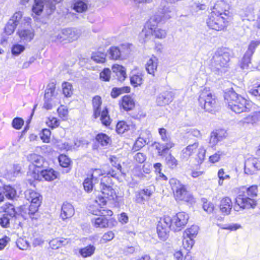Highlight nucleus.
I'll return each instance as SVG.
<instances>
[{"instance_id": "obj_38", "label": "nucleus", "mask_w": 260, "mask_h": 260, "mask_svg": "<svg viewBox=\"0 0 260 260\" xmlns=\"http://www.w3.org/2000/svg\"><path fill=\"white\" fill-rule=\"evenodd\" d=\"M199 231V227L193 225L190 228L186 229L184 233V236L194 239L197 235Z\"/></svg>"}, {"instance_id": "obj_1", "label": "nucleus", "mask_w": 260, "mask_h": 260, "mask_svg": "<svg viewBox=\"0 0 260 260\" xmlns=\"http://www.w3.org/2000/svg\"><path fill=\"white\" fill-rule=\"evenodd\" d=\"M188 218V215L184 212L177 213L172 218L170 216L160 218L156 228L158 237L163 241L166 240L171 230L174 232L180 231L187 224Z\"/></svg>"}, {"instance_id": "obj_35", "label": "nucleus", "mask_w": 260, "mask_h": 260, "mask_svg": "<svg viewBox=\"0 0 260 260\" xmlns=\"http://www.w3.org/2000/svg\"><path fill=\"white\" fill-rule=\"evenodd\" d=\"M220 132L222 131L212 132L211 133L209 143L211 147L215 146L219 141L222 140V137L220 135Z\"/></svg>"}, {"instance_id": "obj_62", "label": "nucleus", "mask_w": 260, "mask_h": 260, "mask_svg": "<svg viewBox=\"0 0 260 260\" xmlns=\"http://www.w3.org/2000/svg\"><path fill=\"white\" fill-rule=\"evenodd\" d=\"M25 49L24 46L20 44H15L12 48V53L13 55H18Z\"/></svg>"}, {"instance_id": "obj_13", "label": "nucleus", "mask_w": 260, "mask_h": 260, "mask_svg": "<svg viewBox=\"0 0 260 260\" xmlns=\"http://www.w3.org/2000/svg\"><path fill=\"white\" fill-rule=\"evenodd\" d=\"M6 206L5 214L0 218V225L3 228L8 227L11 222H15L19 216L12 204H9Z\"/></svg>"}, {"instance_id": "obj_53", "label": "nucleus", "mask_w": 260, "mask_h": 260, "mask_svg": "<svg viewBox=\"0 0 260 260\" xmlns=\"http://www.w3.org/2000/svg\"><path fill=\"white\" fill-rule=\"evenodd\" d=\"M194 244L193 239L183 236L182 245L183 247L187 250H189Z\"/></svg>"}, {"instance_id": "obj_33", "label": "nucleus", "mask_w": 260, "mask_h": 260, "mask_svg": "<svg viewBox=\"0 0 260 260\" xmlns=\"http://www.w3.org/2000/svg\"><path fill=\"white\" fill-rule=\"evenodd\" d=\"M95 250V247L92 245H88L83 248H80L79 253L84 258L92 256Z\"/></svg>"}, {"instance_id": "obj_64", "label": "nucleus", "mask_w": 260, "mask_h": 260, "mask_svg": "<svg viewBox=\"0 0 260 260\" xmlns=\"http://www.w3.org/2000/svg\"><path fill=\"white\" fill-rule=\"evenodd\" d=\"M166 162L168 166L171 168H174L177 166V160L171 154L166 157Z\"/></svg>"}, {"instance_id": "obj_36", "label": "nucleus", "mask_w": 260, "mask_h": 260, "mask_svg": "<svg viewBox=\"0 0 260 260\" xmlns=\"http://www.w3.org/2000/svg\"><path fill=\"white\" fill-rule=\"evenodd\" d=\"M260 121V112H256L253 113L251 115H249L243 120V123L253 124Z\"/></svg>"}, {"instance_id": "obj_41", "label": "nucleus", "mask_w": 260, "mask_h": 260, "mask_svg": "<svg viewBox=\"0 0 260 260\" xmlns=\"http://www.w3.org/2000/svg\"><path fill=\"white\" fill-rule=\"evenodd\" d=\"M95 139L99 143L103 146L107 145L110 141L108 136L104 133L98 134L95 137Z\"/></svg>"}, {"instance_id": "obj_60", "label": "nucleus", "mask_w": 260, "mask_h": 260, "mask_svg": "<svg viewBox=\"0 0 260 260\" xmlns=\"http://www.w3.org/2000/svg\"><path fill=\"white\" fill-rule=\"evenodd\" d=\"M24 124V120L20 117L14 118L12 122V125L16 129H20Z\"/></svg>"}, {"instance_id": "obj_49", "label": "nucleus", "mask_w": 260, "mask_h": 260, "mask_svg": "<svg viewBox=\"0 0 260 260\" xmlns=\"http://www.w3.org/2000/svg\"><path fill=\"white\" fill-rule=\"evenodd\" d=\"M87 8L86 3L81 1H78L74 4L73 9L77 12H83Z\"/></svg>"}, {"instance_id": "obj_20", "label": "nucleus", "mask_w": 260, "mask_h": 260, "mask_svg": "<svg viewBox=\"0 0 260 260\" xmlns=\"http://www.w3.org/2000/svg\"><path fill=\"white\" fill-rule=\"evenodd\" d=\"M172 93L169 91H165L157 96L156 102L158 106H163L168 105L172 101Z\"/></svg>"}, {"instance_id": "obj_18", "label": "nucleus", "mask_w": 260, "mask_h": 260, "mask_svg": "<svg viewBox=\"0 0 260 260\" xmlns=\"http://www.w3.org/2000/svg\"><path fill=\"white\" fill-rule=\"evenodd\" d=\"M20 40L24 43L31 41L34 37V31L31 28L19 29L17 31Z\"/></svg>"}, {"instance_id": "obj_57", "label": "nucleus", "mask_w": 260, "mask_h": 260, "mask_svg": "<svg viewBox=\"0 0 260 260\" xmlns=\"http://www.w3.org/2000/svg\"><path fill=\"white\" fill-rule=\"evenodd\" d=\"M218 177L219 178L218 185L219 186H222L223 185V181L224 180L230 179L231 178L229 175L225 174L223 169H220L219 170L218 172Z\"/></svg>"}, {"instance_id": "obj_42", "label": "nucleus", "mask_w": 260, "mask_h": 260, "mask_svg": "<svg viewBox=\"0 0 260 260\" xmlns=\"http://www.w3.org/2000/svg\"><path fill=\"white\" fill-rule=\"evenodd\" d=\"M63 0H47L46 7L47 9V14H51L56 9V4L59 3Z\"/></svg>"}, {"instance_id": "obj_31", "label": "nucleus", "mask_w": 260, "mask_h": 260, "mask_svg": "<svg viewBox=\"0 0 260 260\" xmlns=\"http://www.w3.org/2000/svg\"><path fill=\"white\" fill-rule=\"evenodd\" d=\"M121 106L125 111L132 110L135 106L133 99L129 95L124 96L122 99Z\"/></svg>"}, {"instance_id": "obj_5", "label": "nucleus", "mask_w": 260, "mask_h": 260, "mask_svg": "<svg viewBox=\"0 0 260 260\" xmlns=\"http://www.w3.org/2000/svg\"><path fill=\"white\" fill-rule=\"evenodd\" d=\"M198 101L200 106L209 112H213L217 105L215 96L207 88L200 91Z\"/></svg>"}, {"instance_id": "obj_52", "label": "nucleus", "mask_w": 260, "mask_h": 260, "mask_svg": "<svg viewBox=\"0 0 260 260\" xmlns=\"http://www.w3.org/2000/svg\"><path fill=\"white\" fill-rule=\"evenodd\" d=\"M58 161L60 166L63 168H68L71 164L70 159L64 154H61L58 156Z\"/></svg>"}, {"instance_id": "obj_51", "label": "nucleus", "mask_w": 260, "mask_h": 260, "mask_svg": "<svg viewBox=\"0 0 260 260\" xmlns=\"http://www.w3.org/2000/svg\"><path fill=\"white\" fill-rule=\"evenodd\" d=\"M68 240L67 239L63 240H59L58 239H54L51 240L49 242V244L51 246H52V248L57 249L59 247L62 245H65L68 243Z\"/></svg>"}, {"instance_id": "obj_4", "label": "nucleus", "mask_w": 260, "mask_h": 260, "mask_svg": "<svg viewBox=\"0 0 260 260\" xmlns=\"http://www.w3.org/2000/svg\"><path fill=\"white\" fill-rule=\"evenodd\" d=\"M257 186L251 185L248 187H242L236 198L237 204L241 208H253L256 205L255 198L257 196Z\"/></svg>"}, {"instance_id": "obj_10", "label": "nucleus", "mask_w": 260, "mask_h": 260, "mask_svg": "<svg viewBox=\"0 0 260 260\" xmlns=\"http://www.w3.org/2000/svg\"><path fill=\"white\" fill-rule=\"evenodd\" d=\"M171 188L176 200L188 202L190 198L185 185L176 178H172L169 181Z\"/></svg>"}, {"instance_id": "obj_12", "label": "nucleus", "mask_w": 260, "mask_h": 260, "mask_svg": "<svg viewBox=\"0 0 260 260\" xmlns=\"http://www.w3.org/2000/svg\"><path fill=\"white\" fill-rule=\"evenodd\" d=\"M230 53L225 48H219L216 50L211 60V64L217 69L225 67L230 61Z\"/></svg>"}, {"instance_id": "obj_30", "label": "nucleus", "mask_w": 260, "mask_h": 260, "mask_svg": "<svg viewBox=\"0 0 260 260\" xmlns=\"http://www.w3.org/2000/svg\"><path fill=\"white\" fill-rule=\"evenodd\" d=\"M189 7L192 13H197L200 11L205 10L207 8V5L204 3L193 1L189 3Z\"/></svg>"}, {"instance_id": "obj_6", "label": "nucleus", "mask_w": 260, "mask_h": 260, "mask_svg": "<svg viewBox=\"0 0 260 260\" xmlns=\"http://www.w3.org/2000/svg\"><path fill=\"white\" fill-rule=\"evenodd\" d=\"M227 18L228 13H217L211 11L207 20V24L210 28L219 31L226 26Z\"/></svg>"}, {"instance_id": "obj_25", "label": "nucleus", "mask_w": 260, "mask_h": 260, "mask_svg": "<svg viewBox=\"0 0 260 260\" xmlns=\"http://www.w3.org/2000/svg\"><path fill=\"white\" fill-rule=\"evenodd\" d=\"M89 212L97 216L101 214H108L109 216H111L113 214V212L108 209H104L102 207L99 208L95 205H91L88 208Z\"/></svg>"}, {"instance_id": "obj_7", "label": "nucleus", "mask_w": 260, "mask_h": 260, "mask_svg": "<svg viewBox=\"0 0 260 260\" xmlns=\"http://www.w3.org/2000/svg\"><path fill=\"white\" fill-rule=\"evenodd\" d=\"M130 44H122L119 46H112L107 51V56L110 59L123 60L129 55L131 50Z\"/></svg>"}, {"instance_id": "obj_50", "label": "nucleus", "mask_w": 260, "mask_h": 260, "mask_svg": "<svg viewBox=\"0 0 260 260\" xmlns=\"http://www.w3.org/2000/svg\"><path fill=\"white\" fill-rule=\"evenodd\" d=\"M130 91V88L128 87H125L123 88H113L112 92L111 93V95L112 97L113 98H117L119 94L123 92L128 93Z\"/></svg>"}, {"instance_id": "obj_17", "label": "nucleus", "mask_w": 260, "mask_h": 260, "mask_svg": "<svg viewBox=\"0 0 260 260\" xmlns=\"http://www.w3.org/2000/svg\"><path fill=\"white\" fill-rule=\"evenodd\" d=\"M25 197L27 200L31 202V204L41 205L42 197L39 192L34 190L28 189L25 191Z\"/></svg>"}, {"instance_id": "obj_19", "label": "nucleus", "mask_w": 260, "mask_h": 260, "mask_svg": "<svg viewBox=\"0 0 260 260\" xmlns=\"http://www.w3.org/2000/svg\"><path fill=\"white\" fill-rule=\"evenodd\" d=\"M154 187L149 186L147 188L141 190L136 194V201L137 203H142L147 200L153 192Z\"/></svg>"}, {"instance_id": "obj_11", "label": "nucleus", "mask_w": 260, "mask_h": 260, "mask_svg": "<svg viewBox=\"0 0 260 260\" xmlns=\"http://www.w3.org/2000/svg\"><path fill=\"white\" fill-rule=\"evenodd\" d=\"M79 37V32L75 28H67L62 29L60 32L56 33L51 36L52 41H67L73 42L77 40Z\"/></svg>"}, {"instance_id": "obj_28", "label": "nucleus", "mask_w": 260, "mask_h": 260, "mask_svg": "<svg viewBox=\"0 0 260 260\" xmlns=\"http://www.w3.org/2000/svg\"><path fill=\"white\" fill-rule=\"evenodd\" d=\"M166 143L165 144H160L159 143H155V148L158 151L159 155H163L168 150L174 146V144L171 141Z\"/></svg>"}, {"instance_id": "obj_26", "label": "nucleus", "mask_w": 260, "mask_h": 260, "mask_svg": "<svg viewBox=\"0 0 260 260\" xmlns=\"http://www.w3.org/2000/svg\"><path fill=\"white\" fill-rule=\"evenodd\" d=\"M198 143H194L192 144L189 145L185 148L182 150L181 157L183 159H188L193 153H194L198 147Z\"/></svg>"}, {"instance_id": "obj_34", "label": "nucleus", "mask_w": 260, "mask_h": 260, "mask_svg": "<svg viewBox=\"0 0 260 260\" xmlns=\"http://www.w3.org/2000/svg\"><path fill=\"white\" fill-rule=\"evenodd\" d=\"M41 176L46 181H52L57 178V172L52 169H46L40 171Z\"/></svg>"}, {"instance_id": "obj_48", "label": "nucleus", "mask_w": 260, "mask_h": 260, "mask_svg": "<svg viewBox=\"0 0 260 260\" xmlns=\"http://www.w3.org/2000/svg\"><path fill=\"white\" fill-rule=\"evenodd\" d=\"M252 55H249L246 53L244 54L242 58L240 66L243 69H247L249 68V65L251 64V58Z\"/></svg>"}, {"instance_id": "obj_59", "label": "nucleus", "mask_w": 260, "mask_h": 260, "mask_svg": "<svg viewBox=\"0 0 260 260\" xmlns=\"http://www.w3.org/2000/svg\"><path fill=\"white\" fill-rule=\"evenodd\" d=\"M224 155L225 153L223 151L219 150L209 157V161L213 164L217 162L220 160L221 156Z\"/></svg>"}, {"instance_id": "obj_54", "label": "nucleus", "mask_w": 260, "mask_h": 260, "mask_svg": "<svg viewBox=\"0 0 260 260\" xmlns=\"http://www.w3.org/2000/svg\"><path fill=\"white\" fill-rule=\"evenodd\" d=\"M260 44V40L252 41L248 47V49L245 53L252 56L256 48Z\"/></svg>"}, {"instance_id": "obj_23", "label": "nucleus", "mask_w": 260, "mask_h": 260, "mask_svg": "<svg viewBox=\"0 0 260 260\" xmlns=\"http://www.w3.org/2000/svg\"><path fill=\"white\" fill-rule=\"evenodd\" d=\"M158 64L157 58L152 55L147 61L146 64V70L148 73L154 76V73L157 70Z\"/></svg>"}, {"instance_id": "obj_24", "label": "nucleus", "mask_w": 260, "mask_h": 260, "mask_svg": "<svg viewBox=\"0 0 260 260\" xmlns=\"http://www.w3.org/2000/svg\"><path fill=\"white\" fill-rule=\"evenodd\" d=\"M28 160L36 168H40L43 166L44 160L43 157L36 154H31L27 156Z\"/></svg>"}, {"instance_id": "obj_39", "label": "nucleus", "mask_w": 260, "mask_h": 260, "mask_svg": "<svg viewBox=\"0 0 260 260\" xmlns=\"http://www.w3.org/2000/svg\"><path fill=\"white\" fill-rule=\"evenodd\" d=\"M62 92L66 97H71L73 93L72 85L68 82L62 84Z\"/></svg>"}, {"instance_id": "obj_15", "label": "nucleus", "mask_w": 260, "mask_h": 260, "mask_svg": "<svg viewBox=\"0 0 260 260\" xmlns=\"http://www.w3.org/2000/svg\"><path fill=\"white\" fill-rule=\"evenodd\" d=\"M9 20L13 22L16 26H19L22 27L28 25L31 19L28 17H23L22 13L18 11L14 13Z\"/></svg>"}, {"instance_id": "obj_58", "label": "nucleus", "mask_w": 260, "mask_h": 260, "mask_svg": "<svg viewBox=\"0 0 260 260\" xmlns=\"http://www.w3.org/2000/svg\"><path fill=\"white\" fill-rule=\"evenodd\" d=\"M110 159L112 166L114 167L115 169H117V171L120 172L121 174H124V173L122 171V167L118 159L114 156H112Z\"/></svg>"}, {"instance_id": "obj_43", "label": "nucleus", "mask_w": 260, "mask_h": 260, "mask_svg": "<svg viewBox=\"0 0 260 260\" xmlns=\"http://www.w3.org/2000/svg\"><path fill=\"white\" fill-rule=\"evenodd\" d=\"M55 89V84L53 82L50 83L48 85L44 95L45 100H49L51 97L53 96Z\"/></svg>"}, {"instance_id": "obj_2", "label": "nucleus", "mask_w": 260, "mask_h": 260, "mask_svg": "<svg viewBox=\"0 0 260 260\" xmlns=\"http://www.w3.org/2000/svg\"><path fill=\"white\" fill-rule=\"evenodd\" d=\"M172 9V7L162 6V4L160 5L157 11L150 18L139 35V41L142 43L147 42L150 39L153 35V27L158 23H164L172 17L173 14Z\"/></svg>"}, {"instance_id": "obj_16", "label": "nucleus", "mask_w": 260, "mask_h": 260, "mask_svg": "<svg viewBox=\"0 0 260 260\" xmlns=\"http://www.w3.org/2000/svg\"><path fill=\"white\" fill-rule=\"evenodd\" d=\"M108 214H101L91 219V223L96 228H106L110 226L112 219H108L106 216Z\"/></svg>"}, {"instance_id": "obj_56", "label": "nucleus", "mask_w": 260, "mask_h": 260, "mask_svg": "<svg viewBox=\"0 0 260 260\" xmlns=\"http://www.w3.org/2000/svg\"><path fill=\"white\" fill-rule=\"evenodd\" d=\"M40 205H36L31 204L28 207V208H27V211H28V216L31 219H34L36 218L34 216L38 210V208Z\"/></svg>"}, {"instance_id": "obj_9", "label": "nucleus", "mask_w": 260, "mask_h": 260, "mask_svg": "<svg viewBox=\"0 0 260 260\" xmlns=\"http://www.w3.org/2000/svg\"><path fill=\"white\" fill-rule=\"evenodd\" d=\"M101 189L104 197L99 198V202L103 205H105L108 200L114 199L115 191L112 187V179L109 177H104L101 179Z\"/></svg>"}, {"instance_id": "obj_22", "label": "nucleus", "mask_w": 260, "mask_h": 260, "mask_svg": "<svg viewBox=\"0 0 260 260\" xmlns=\"http://www.w3.org/2000/svg\"><path fill=\"white\" fill-rule=\"evenodd\" d=\"M233 207L232 202L229 197L223 198L220 201V210L224 215L230 213Z\"/></svg>"}, {"instance_id": "obj_3", "label": "nucleus", "mask_w": 260, "mask_h": 260, "mask_svg": "<svg viewBox=\"0 0 260 260\" xmlns=\"http://www.w3.org/2000/svg\"><path fill=\"white\" fill-rule=\"evenodd\" d=\"M224 97L229 108L236 113L249 111L252 107L251 101L238 94L233 89L225 92Z\"/></svg>"}, {"instance_id": "obj_63", "label": "nucleus", "mask_w": 260, "mask_h": 260, "mask_svg": "<svg viewBox=\"0 0 260 260\" xmlns=\"http://www.w3.org/2000/svg\"><path fill=\"white\" fill-rule=\"evenodd\" d=\"M47 125L51 128L58 127L59 125V120L55 117L49 118L46 121Z\"/></svg>"}, {"instance_id": "obj_29", "label": "nucleus", "mask_w": 260, "mask_h": 260, "mask_svg": "<svg viewBox=\"0 0 260 260\" xmlns=\"http://www.w3.org/2000/svg\"><path fill=\"white\" fill-rule=\"evenodd\" d=\"M226 7L227 5L224 0H217L212 9V12L221 14L227 13Z\"/></svg>"}, {"instance_id": "obj_47", "label": "nucleus", "mask_w": 260, "mask_h": 260, "mask_svg": "<svg viewBox=\"0 0 260 260\" xmlns=\"http://www.w3.org/2000/svg\"><path fill=\"white\" fill-rule=\"evenodd\" d=\"M106 56L105 53L98 52L92 54L91 58L97 63H103L106 61Z\"/></svg>"}, {"instance_id": "obj_45", "label": "nucleus", "mask_w": 260, "mask_h": 260, "mask_svg": "<svg viewBox=\"0 0 260 260\" xmlns=\"http://www.w3.org/2000/svg\"><path fill=\"white\" fill-rule=\"evenodd\" d=\"M147 143V141L143 138L139 137L134 143L132 148V151H137L142 148Z\"/></svg>"}, {"instance_id": "obj_27", "label": "nucleus", "mask_w": 260, "mask_h": 260, "mask_svg": "<svg viewBox=\"0 0 260 260\" xmlns=\"http://www.w3.org/2000/svg\"><path fill=\"white\" fill-rule=\"evenodd\" d=\"M4 196L7 199L13 200L16 197V191L10 185H4L2 183L0 184Z\"/></svg>"}, {"instance_id": "obj_40", "label": "nucleus", "mask_w": 260, "mask_h": 260, "mask_svg": "<svg viewBox=\"0 0 260 260\" xmlns=\"http://www.w3.org/2000/svg\"><path fill=\"white\" fill-rule=\"evenodd\" d=\"M91 171L89 178L93 180L94 183H98L100 180V177L105 173L100 169H92Z\"/></svg>"}, {"instance_id": "obj_8", "label": "nucleus", "mask_w": 260, "mask_h": 260, "mask_svg": "<svg viewBox=\"0 0 260 260\" xmlns=\"http://www.w3.org/2000/svg\"><path fill=\"white\" fill-rule=\"evenodd\" d=\"M102 102L101 98L95 96L92 99V106L93 110V116L96 119L101 115L100 120L103 125L108 126L111 123V119L109 115L108 111L106 107L101 112V107Z\"/></svg>"}, {"instance_id": "obj_46", "label": "nucleus", "mask_w": 260, "mask_h": 260, "mask_svg": "<svg viewBox=\"0 0 260 260\" xmlns=\"http://www.w3.org/2000/svg\"><path fill=\"white\" fill-rule=\"evenodd\" d=\"M95 184L93 180L89 177L85 178L83 183L84 189L87 192H90L93 190V186Z\"/></svg>"}, {"instance_id": "obj_21", "label": "nucleus", "mask_w": 260, "mask_h": 260, "mask_svg": "<svg viewBox=\"0 0 260 260\" xmlns=\"http://www.w3.org/2000/svg\"><path fill=\"white\" fill-rule=\"evenodd\" d=\"M74 213V209L71 204L68 203L63 204L60 213V217L63 220L71 218Z\"/></svg>"}, {"instance_id": "obj_61", "label": "nucleus", "mask_w": 260, "mask_h": 260, "mask_svg": "<svg viewBox=\"0 0 260 260\" xmlns=\"http://www.w3.org/2000/svg\"><path fill=\"white\" fill-rule=\"evenodd\" d=\"M16 27V26L13 24V22L9 20L5 27V31L7 35H10L14 32Z\"/></svg>"}, {"instance_id": "obj_44", "label": "nucleus", "mask_w": 260, "mask_h": 260, "mask_svg": "<svg viewBox=\"0 0 260 260\" xmlns=\"http://www.w3.org/2000/svg\"><path fill=\"white\" fill-rule=\"evenodd\" d=\"M129 129V125L124 121H120L116 125V130L118 134H123Z\"/></svg>"}, {"instance_id": "obj_32", "label": "nucleus", "mask_w": 260, "mask_h": 260, "mask_svg": "<svg viewBox=\"0 0 260 260\" xmlns=\"http://www.w3.org/2000/svg\"><path fill=\"white\" fill-rule=\"evenodd\" d=\"M47 0H35L34 4L32 6V11L34 13L38 15H40L46 6V2Z\"/></svg>"}, {"instance_id": "obj_55", "label": "nucleus", "mask_w": 260, "mask_h": 260, "mask_svg": "<svg viewBox=\"0 0 260 260\" xmlns=\"http://www.w3.org/2000/svg\"><path fill=\"white\" fill-rule=\"evenodd\" d=\"M152 34L157 39H164L167 36V32L165 30L159 28H155V27H153Z\"/></svg>"}, {"instance_id": "obj_14", "label": "nucleus", "mask_w": 260, "mask_h": 260, "mask_svg": "<svg viewBox=\"0 0 260 260\" xmlns=\"http://www.w3.org/2000/svg\"><path fill=\"white\" fill-rule=\"evenodd\" d=\"M260 170V160L255 157H250L245 161L244 173L251 175Z\"/></svg>"}, {"instance_id": "obj_37", "label": "nucleus", "mask_w": 260, "mask_h": 260, "mask_svg": "<svg viewBox=\"0 0 260 260\" xmlns=\"http://www.w3.org/2000/svg\"><path fill=\"white\" fill-rule=\"evenodd\" d=\"M131 84L134 87L141 85L143 83V75L142 73H138L133 74L130 78Z\"/></svg>"}]
</instances>
